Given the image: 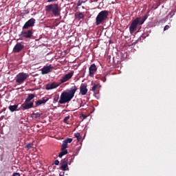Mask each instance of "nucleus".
<instances>
[{
	"mask_svg": "<svg viewBox=\"0 0 176 176\" xmlns=\"http://www.w3.org/2000/svg\"><path fill=\"white\" fill-rule=\"evenodd\" d=\"M77 90H78V88H77L76 85H74L71 89L64 91L61 93L60 98L59 101H58V103L60 104H69V102L74 98Z\"/></svg>",
	"mask_w": 176,
	"mask_h": 176,
	"instance_id": "f257e3e1",
	"label": "nucleus"
},
{
	"mask_svg": "<svg viewBox=\"0 0 176 176\" xmlns=\"http://www.w3.org/2000/svg\"><path fill=\"white\" fill-rule=\"evenodd\" d=\"M148 19V15H144L143 17L135 18L132 21L131 24L129 26V32L133 34L135 31H137L138 25H142L144 24L145 21Z\"/></svg>",
	"mask_w": 176,
	"mask_h": 176,
	"instance_id": "f03ea898",
	"label": "nucleus"
},
{
	"mask_svg": "<svg viewBox=\"0 0 176 176\" xmlns=\"http://www.w3.org/2000/svg\"><path fill=\"white\" fill-rule=\"evenodd\" d=\"M45 12L51 13L55 16H59L60 15L61 9L58 3L49 4L45 6Z\"/></svg>",
	"mask_w": 176,
	"mask_h": 176,
	"instance_id": "7ed1b4c3",
	"label": "nucleus"
},
{
	"mask_svg": "<svg viewBox=\"0 0 176 176\" xmlns=\"http://www.w3.org/2000/svg\"><path fill=\"white\" fill-rule=\"evenodd\" d=\"M109 16V11L108 10H102L98 14L96 17V25H99L100 24H103L107 21Z\"/></svg>",
	"mask_w": 176,
	"mask_h": 176,
	"instance_id": "20e7f679",
	"label": "nucleus"
},
{
	"mask_svg": "<svg viewBox=\"0 0 176 176\" xmlns=\"http://www.w3.org/2000/svg\"><path fill=\"white\" fill-rule=\"evenodd\" d=\"M35 98V94H28L27 98H25V102H23V104H21V107L23 108V111H26L28 109H30L31 108H33V102H31V100H33V98Z\"/></svg>",
	"mask_w": 176,
	"mask_h": 176,
	"instance_id": "39448f33",
	"label": "nucleus"
},
{
	"mask_svg": "<svg viewBox=\"0 0 176 176\" xmlns=\"http://www.w3.org/2000/svg\"><path fill=\"white\" fill-rule=\"evenodd\" d=\"M29 78V74L24 72L19 73L16 75L15 82L19 84H23L27 78Z\"/></svg>",
	"mask_w": 176,
	"mask_h": 176,
	"instance_id": "423d86ee",
	"label": "nucleus"
},
{
	"mask_svg": "<svg viewBox=\"0 0 176 176\" xmlns=\"http://www.w3.org/2000/svg\"><path fill=\"white\" fill-rule=\"evenodd\" d=\"M19 36L25 38L27 39H30L33 36V30H23V31H21V34H19Z\"/></svg>",
	"mask_w": 176,
	"mask_h": 176,
	"instance_id": "0eeeda50",
	"label": "nucleus"
},
{
	"mask_svg": "<svg viewBox=\"0 0 176 176\" xmlns=\"http://www.w3.org/2000/svg\"><path fill=\"white\" fill-rule=\"evenodd\" d=\"M35 19L34 18L29 19L25 22V25L23 26V30H28L30 28L34 27Z\"/></svg>",
	"mask_w": 176,
	"mask_h": 176,
	"instance_id": "6e6552de",
	"label": "nucleus"
},
{
	"mask_svg": "<svg viewBox=\"0 0 176 176\" xmlns=\"http://www.w3.org/2000/svg\"><path fill=\"white\" fill-rule=\"evenodd\" d=\"M74 74V72H72L69 74H65L60 78V84H63L66 82L67 81H69L70 79L72 78L73 75Z\"/></svg>",
	"mask_w": 176,
	"mask_h": 176,
	"instance_id": "1a4fd4ad",
	"label": "nucleus"
},
{
	"mask_svg": "<svg viewBox=\"0 0 176 176\" xmlns=\"http://www.w3.org/2000/svg\"><path fill=\"white\" fill-rule=\"evenodd\" d=\"M24 49V45L21 43H16L14 47H13V52L19 53Z\"/></svg>",
	"mask_w": 176,
	"mask_h": 176,
	"instance_id": "9d476101",
	"label": "nucleus"
},
{
	"mask_svg": "<svg viewBox=\"0 0 176 176\" xmlns=\"http://www.w3.org/2000/svg\"><path fill=\"white\" fill-rule=\"evenodd\" d=\"M53 68L51 67V65L43 67V69H41V74L46 75L48 74L52 71Z\"/></svg>",
	"mask_w": 176,
	"mask_h": 176,
	"instance_id": "9b49d317",
	"label": "nucleus"
},
{
	"mask_svg": "<svg viewBox=\"0 0 176 176\" xmlns=\"http://www.w3.org/2000/svg\"><path fill=\"white\" fill-rule=\"evenodd\" d=\"M58 87H59V84L58 83L53 82L52 83H50V84L45 85V89L49 91V90H51V89H56Z\"/></svg>",
	"mask_w": 176,
	"mask_h": 176,
	"instance_id": "f8f14e48",
	"label": "nucleus"
},
{
	"mask_svg": "<svg viewBox=\"0 0 176 176\" xmlns=\"http://www.w3.org/2000/svg\"><path fill=\"white\" fill-rule=\"evenodd\" d=\"M97 72V67H96L95 64H91L89 68V76L93 77L94 74Z\"/></svg>",
	"mask_w": 176,
	"mask_h": 176,
	"instance_id": "ddd939ff",
	"label": "nucleus"
},
{
	"mask_svg": "<svg viewBox=\"0 0 176 176\" xmlns=\"http://www.w3.org/2000/svg\"><path fill=\"white\" fill-rule=\"evenodd\" d=\"M73 139L72 138H67L63 142V145H61V147H63V151L64 149L67 148V144L72 143Z\"/></svg>",
	"mask_w": 176,
	"mask_h": 176,
	"instance_id": "4468645a",
	"label": "nucleus"
},
{
	"mask_svg": "<svg viewBox=\"0 0 176 176\" xmlns=\"http://www.w3.org/2000/svg\"><path fill=\"white\" fill-rule=\"evenodd\" d=\"M67 162H68V160L67 158H65L63 160H61L60 170H63V171L66 170V168L67 167Z\"/></svg>",
	"mask_w": 176,
	"mask_h": 176,
	"instance_id": "2eb2a0df",
	"label": "nucleus"
},
{
	"mask_svg": "<svg viewBox=\"0 0 176 176\" xmlns=\"http://www.w3.org/2000/svg\"><path fill=\"white\" fill-rule=\"evenodd\" d=\"M87 93V85H81V86H80V94H81V95L82 96H86Z\"/></svg>",
	"mask_w": 176,
	"mask_h": 176,
	"instance_id": "dca6fc26",
	"label": "nucleus"
},
{
	"mask_svg": "<svg viewBox=\"0 0 176 176\" xmlns=\"http://www.w3.org/2000/svg\"><path fill=\"white\" fill-rule=\"evenodd\" d=\"M48 98H43L41 100H37L35 107H37L39 105H42L43 104H46V102H48Z\"/></svg>",
	"mask_w": 176,
	"mask_h": 176,
	"instance_id": "f3484780",
	"label": "nucleus"
},
{
	"mask_svg": "<svg viewBox=\"0 0 176 176\" xmlns=\"http://www.w3.org/2000/svg\"><path fill=\"white\" fill-rule=\"evenodd\" d=\"M75 18L78 21L83 20L85 19V15L82 14V12H77L75 14Z\"/></svg>",
	"mask_w": 176,
	"mask_h": 176,
	"instance_id": "a211bd4d",
	"label": "nucleus"
},
{
	"mask_svg": "<svg viewBox=\"0 0 176 176\" xmlns=\"http://www.w3.org/2000/svg\"><path fill=\"white\" fill-rule=\"evenodd\" d=\"M18 105L14 104V105H10L8 107L9 111L10 112H16L17 111Z\"/></svg>",
	"mask_w": 176,
	"mask_h": 176,
	"instance_id": "6ab92c4d",
	"label": "nucleus"
},
{
	"mask_svg": "<svg viewBox=\"0 0 176 176\" xmlns=\"http://www.w3.org/2000/svg\"><path fill=\"white\" fill-rule=\"evenodd\" d=\"M67 154V150H66L65 148L63 150V147L61 146V152L60 153H59L58 157H59V158H62L63 155H65Z\"/></svg>",
	"mask_w": 176,
	"mask_h": 176,
	"instance_id": "aec40b11",
	"label": "nucleus"
},
{
	"mask_svg": "<svg viewBox=\"0 0 176 176\" xmlns=\"http://www.w3.org/2000/svg\"><path fill=\"white\" fill-rule=\"evenodd\" d=\"M39 118H41V113H32L33 119H38Z\"/></svg>",
	"mask_w": 176,
	"mask_h": 176,
	"instance_id": "412c9836",
	"label": "nucleus"
},
{
	"mask_svg": "<svg viewBox=\"0 0 176 176\" xmlns=\"http://www.w3.org/2000/svg\"><path fill=\"white\" fill-rule=\"evenodd\" d=\"M74 135H75V138H77L78 142H80V140L82 138L80 133H75Z\"/></svg>",
	"mask_w": 176,
	"mask_h": 176,
	"instance_id": "4be33fe9",
	"label": "nucleus"
},
{
	"mask_svg": "<svg viewBox=\"0 0 176 176\" xmlns=\"http://www.w3.org/2000/svg\"><path fill=\"white\" fill-rule=\"evenodd\" d=\"M32 146H33V144L29 143L27 145H25V149H27V150L31 149V148H32Z\"/></svg>",
	"mask_w": 176,
	"mask_h": 176,
	"instance_id": "5701e85b",
	"label": "nucleus"
},
{
	"mask_svg": "<svg viewBox=\"0 0 176 176\" xmlns=\"http://www.w3.org/2000/svg\"><path fill=\"white\" fill-rule=\"evenodd\" d=\"M98 87V85H96L94 84L93 87L91 88V91H93L94 93L96 92V90L97 89V88Z\"/></svg>",
	"mask_w": 176,
	"mask_h": 176,
	"instance_id": "b1692460",
	"label": "nucleus"
},
{
	"mask_svg": "<svg viewBox=\"0 0 176 176\" xmlns=\"http://www.w3.org/2000/svg\"><path fill=\"white\" fill-rule=\"evenodd\" d=\"M58 100H60L59 96L55 95V96H54V102H57L59 101Z\"/></svg>",
	"mask_w": 176,
	"mask_h": 176,
	"instance_id": "393cba45",
	"label": "nucleus"
},
{
	"mask_svg": "<svg viewBox=\"0 0 176 176\" xmlns=\"http://www.w3.org/2000/svg\"><path fill=\"white\" fill-rule=\"evenodd\" d=\"M69 120V116H67V117L65 118V119H63V122H65V124H67V121Z\"/></svg>",
	"mask_w": 176,
	"mask_h": 176,
	"instance_id": "a878e982",
	"label": "nucleus"
},
{
	"mask_svg": "<svg viewBox=\"0 0 176 176\" xmlns=\"http://www.w3.org/2000/svg\"><path fill=\"white\" fill-rule=\"evenodd\" d=\"M80 118H82V120H85L87 118V116H85V114H81Z\"/></svg>",
	"mask_w": 176,
	"mask_h": 176,
	"instance_id": "bb28decb",
	"label": "nucleus"
},
{
	"mask_svg": "<svg viewBox=\"0 0 176 176\" xmlns=\"http://www.w3.org/2000/svg\"><path fill=\"white\" fill-rule=\"evenodd\" d=\"M82 1H78L77 6H81V5H82Z\"/></svg>",
	"mask_w": 176,
	"mask_h": 176,
	"instance_id": "cd10ccee",
	"label": "nucleus"
},
{
	"mask_svg": "<svg viewBox=\"0 0 176 176\" xmlns=\"http://www.w3.org/2000/svg\"><path fill=\"white\" fill-rule=\"evenodd\" d=\"M169 28H170V26L168 25H166L164 28V31H166V30H169Z\"/></svg>",
	"mask_w": 176,
	"mask_h": 176,
	"instance_id": "c85d7f7f",
	"label": "nucleus"
},
{
	"mask_svg": "<svg viewBox=\"0 0 176 176\" xmlns=\"http://www.w3.org/2000/svg\"><path fill=\"white\" fill-rule=\"evenodd\" d=\"M54 164L56 165V166H58L59 165V161L58 160H55L54 162Z\"/></svg>",
	"mask_w": 176,
	"mask_h": 176,
	"instance_id": "c756f323",
	"label": "nucleus"
},
{
	"mask_svg": "<svg viewBox=\"0 0 176 176\" xmlns=\"http://www.w3.org/2000/svg\"><path fill=\"white\" fill-rule=\"evenodd\" d=\"M12 176H21L20 173H14L12 174Z\"/></svg>",
	"mask_w": 176,
	"mask_h": 176,
	"instance_id": "7c9ffc66",
	"label": "nucleus"
},
{
	"mask_svg": "<svg viewBox=\"0 0 176 176\" xmlns=\"http://www.w3.org/2000/svg\"><path fill=\"white\" fill-rule=\"evenodd\" d=\"M57 0H47V3H53V2H56Z\"/></svg>",
	"mask_w": 176,
	"mask_h": 176,
	"instance_id": "2f4dec72",
	"label": "nucleus"
},
{
	"mask_svg": "<svg viewBox=\"0 0 176 176\" xmlns=\"http://www.w3.org/2000/svg\"><path fill=\"white\" fill-rule=\"evenodd\" d=\"M5 111H6V108H3V109H1V112H4Z\"/></svg>",
	"mask_w": 176,
	"mask_h": 176,
	"instance_id": "473e14b6",
	"label": "nucleus"
},
{
	"mask_svg": "<svg viewBox=\"0 0 176 176\" xmlns=\"http://www.w3.org/2000/svg\"><path fill=\"white\" fill-rule=\"evenodd\" d=\"M102 80L104 82L105 81H107V78H104V80Z\"/></svg>",
	"mask_w": 176,
	"mask_h": 176,
	"instance_id": "72a5a7b5",
	"label": "nucleus"
},
{
	"mask_svg": "<svg viewBox=\"0 0 176 176\" xmlns=\"http://www.w3.org/2000/svg\"><path fill=\"white\" fill-rule=\"evenodd\" d=\"M171 12H173V15H172V16H173V15L175 14V12H174L173 11H172Z\"/></svg>",
	"mask_w": 176,
	"mask_h": 176,
	"instance_id": "f704fd0d",
	"label": "nucleus"
},
{
	"mask_svg": "<svg viewBox=\"0 0 176 176\" xmlns=\"http://www.w3.org/2000/svg\"><path fill=\"white\" fill-rule=\"evenodd\" d=\"M19 40L23 41V38H19Z\"/></svg>",
	"mask_w": 176,
	"mask_h": 176,
	"instance_id": "c9c22d12",
	"label": "nucleus"
}]
</instances>
